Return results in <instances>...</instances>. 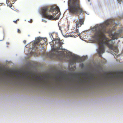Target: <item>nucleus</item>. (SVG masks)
Instances as JSON below:
<instances>
[{"label":"nucleus","instance_id":"f257e3e1","mask_svg":"<svg viewBox=\"0 0 123 123\" xmlns=\"http://www.w3.org/2000/svg\"><path fill=\"white\" fill-rule=\"evenodd\" d=\"M110 21L109 20L106 21L103 23L101 24L97 27L93 28L92 29L94 34L92 37L96 39L98 42L99 47L97 50V51L99 55L105 52V45L107 46L110 49L115 52H117L118 51L117 46H113L114 43L112 40L117 39L120 33H115L112 34V37L111 39H109L105 35L107 33L106 27L110 24ZM121 32H120V33Z\"/></svg>","mask_w":123,"mask_h":123},{"label":"nucleus","instance_id":"f03ea898","mask_svg":"<svg viewBox=\"0 0 123 123\" xmlns=\"http://www.w3.org/2000/svg\"><path fill=\"white\" fill-rule=\"evenodd\" d=\"M24 74L25 76H24L23 78H25L30 81L34 80V81H37L38 83L42 81L43 83H44L45 86L50 88L52 89L54 87V82L51 79V76L50 75L47 74L45 77L44 79H42L38 77H36V79H35L34 77L30 78L28 76V72H25Z\"/></svg>","mask_w":123,"mask_h":123},{"label":"nucleus","instance_id":"7ed1b4c3","mask_svg":"<svg viewBox=\"0 0 123 123\" xmlns=\"http://www.w3.org/2000/svg\"><path fill=\"white\" fill-rule=\"evenodd\" d=\"M68 9L71 14L77 15L84 12L80 6V0H68Z\"/></svg>","mask_w":123,"mask_h":123},{"label":"nucleus","instance_id":"20e7f679","mask_svg":"<svg viewBox=\"0 0 123 123\" xmlns=\"http://www.w3.org/2000/svg\"><path fill=\"white\" fill-rule=\"evenodd\" d=\"M54 7L53 6L50 10H49L47 7L42 8L41 9V14L42 16L49 19L54 20V17L49 14L50 12H54Z\"/></svg>","mask_w":123,"mask_h":123},{"label":"nucleus","instance_id":"39448f33","mask_svg":"<svg viewBox=\"0 0 123 123\" xmlns=\"http://www.w3.org/2000/svg\"><path fill=\"white\" fill-rule=\"evenodd\" d=\"M54 41H55V43H56L58 44L59 46V47H57L56 48H54V52L55 51H56L57 54H58L59 56H62L63 53V52L62 51H58V50L59 49H62V44L63 43L62 42L60 41V40L59 38H55V39H54Z\"/></svg>","mask_w":123,"mask_h":123},{"label":"nucleus","instance_id":"423d86ee","mask_svg":"<svg viewBox=\"0 0 123 123\" xmlns=\"http://www.w3.org/2000/svg\"><path fill=\"white\" fill-rule=\"evenodd\" d=\"M47 40L46 38H42L40 37L37 38L35 42L36 45H43L46 42Z\"/></svg>","mask_w":123,"mask_h":123},{"label":"nucleus","instance_id":"0eeeda50","mask_svg":"<svg viewBox=\"0 0 123 123\" xmlns=\"http://www.w3.org/2000/svg\"><path fill=\"white\" fill-rule=\"evenodd\" d=\"M54 11H55V13H54V20L58 19L61 15V12L59 7L56 5H54Z\"/></svg>","mask_w":123,"mask_h":123},{"label":"nucleus","instance_id":"6e6552de","mask_svg":"<svg viewBox=\"0 0 123 123\" xmlns=\"http://www.w3.org/2000/svg\"><path fill=\"white\" fill-rule=\"evenodd\" d=\"M52 49L51 51L49 52L45 53V55L47 57H49L50 59L53 58L54 57V45L51 46Z\"/></svg>","mask_w":123,"mask_h":123},{"label":"nucleus","instance_id":"1a4fd4ad","mask_svg":"<svg viewBox=\"0 0 123 123\" xmlns=\"http://www.w3.org/2000/svg\"><path fill=\"white\" fill-rule=\"evenodd\" d=\"M84 20L82 19L79 20V22H76V25L77 28L80 27L82 25L84 24Z\"/></svg>","mask_w":123,"mask_h":123},{"label":"nucleus","instance_id":"9d476101","mask_svg":"<svg viewBox=\"0 0 123 123\" xmlns=\"http://www.w3.org/2000/svg\"><path fill=\"white\" fill-rule=\"evenodd\" d=\"M78 57H76L75 58H73L72 60H71V63L72 64L75 63L77 61Z\"/></svg>","mask_w":123,"mask_h":123},{"label":"nucleus","instance_id":"9b49d317","mask_svg":"<svg viewBox=\"0 0 123 123\" xmlns=\"http://www.w3.org/2000/svg\"><path fill=\"white\" fill-rule=\"evenodd\" d=\"M90 74L91 75L90 76H89V78H90V79L91 80H93L94 78V77L93 75L91 74Z\"/></svg>","mask_w":123,"mask_h":123},{"label":"nucleus","instance_id":"f8f14e48","mask_svg":"<svg viewBox=\"0 0 123 123\" xmlns=\"http://www.w3.org/2000/svg\"><path fill=\"white\" fill-rule=\"evenodd\" d=\"M75 34H76V36H79L80 35V33L79 32L78 29H77L76 31L74 33Z\"/></svg>","mask_w":123,"mask_h":123},{"label":"nucleus","instance_id":"ddd939ff","mask_svg":"<svg viewBox=\"0 0 123 123\" xmlns=\"http://www.w3.org/2000/svg\"><path fill=\"white\" fill-rule=\"evenodd\" d=\"M64 79V78L61 77L59 79V80L60 82L62 81Z\"/></svg>","mask_w":123,"mask_h":123},{"label":"nucleus","instance_id":"4468645a","mask_svg":"<svg viewBox=\"0 0 123 123\" xmlns=\"http://www.w3.org/2000/svg\"><path fill=\"white\" fill-rule=\"evenodd\" d=\"M55 34V36L56 38H59L58 37V33H55L54 32V34Z\"/></svg>","mask_w":123,"mask_h":123},{"label":"nucleus","instance_id":"2eb2a0df","mask_svg":"<svg viewBox=\"0 0 123 123\" xmlns=\"http://www.w3.org/2000/svg\"><path fill=\"white\" fill-rule=\"evenodd\" d=\"M18 32V33H21V31L19 29H18V31H17Z\"/></svg>","mask_w":123,"mask_h":123},{"label":"nucleus","instance_id":"dca6fc26","mask_svg":"<svg viewBox=\"0 0 123 123\" xmlns=\"http://www.w3.org/2000/svg\"><path fill=\"white\" fill-rule=\"evenodd\" d=\"M42 22H44L45 23H46L47 22V21H46L45 20L43 19H42Z\"/></svg>","mask_w":123,"mask_h":123},{"label":"nucleus","instance_id":"f3484780","mask_svg":"<svg viewBox=\"0 0 123 123\" xmlns=\"http://www.w3.org/2000/svg\"><path fill=\"white\" fill-rule=\"evenodd\" d=\"M82 75L84 76H86V74L85 73H83L82 74Z\"/></svg>","mask_w":123,"mask_h":123},{"label":"nucleus","instance_id":"a211bd4d","mask_svg":"<svg viewBox=\"0 0 123 123\" xmlns=\"http://www.w3.org/2000/svg\"><path fill=\"white\" fill-rule=\"evenodd\" d=\"M118 2L119 3H120L121 2H122V1L121 0H117Z\"/></svg>","mask_w":123,"mask_h":123},{"label":"nucleus","instance_id":"6ab92c4d","mask_svg":"<svg viewBox=\"0 0 123 123\" xmlns=\"http://www.w3.org/2000/svg\"><path fill=\"white\" fill-rule=\"evenodd\" d=\"M17 20L14 21H13V22L16 24H17Z\"/></svg>","mask_w":123,"mask_h":123},{"label":"nucleus","instance_id":"aec40b11","mask_svg":"<svg viewBox=\"0 0 123 123\" xmlns=\"http://www.w3.org/2000/svg\"><path fill=\"white\" fill-rule=\"evenodd\" d=\"M8 6H9L10 7L12 6V4H10L9 5H8Z\"/></svg>","mask_w":123,"mask_h":123},{"label":"nucleus","instance_id":"412c9836","mask_svg":"<svg viewBox=\"0 0 123 123\" xmlns=\"http://www.w3.org/2000/svg\"><path fill=\"white\" fill-rule=\"evenodd\" d=\"M60 74L61 75V76H62V75L63 74L62 72H61L60 73Z\"/></svg>","mask_w":123,"mask_h":123},{"label":"nucleus","instance_id":"4be33fe9","mask_svg":"<svg viewBox=\"0 0 123 123\" xmlns=\"http://www.w3.org/2000/svg\"><path fill=\"white\" fill-rule=\"evenodd\" d=\"M26 41L25 40H24L23 41V42L25 43V44L26 43Z\"/></svg>","mask_w":123,"mask_h":123},{"label":"nucleus","instance_id":"5701e85b","mask_svg":"<svg viewBox=\"0 0 123 123\" xmlns=\"http://www.w3.org/2000/svg\"><path fill=\"white\" fill-rule=\"evenodd\" d=\"M83 58V60H85L86 59V57H84Z\"/></svg>","mask_w":123,"mask_h":123},{"label":"nucleus","instance_id":"b1692460","mask_svg":"<svg viewBox=\"0 0 123 123\" xmlns=\"http://www.w3.org/2000/svg\"><path fill=\"white\" fill-rule=\"evenodd\" d=\"M123 19V15L121 16V19Z\"/></svg>","mask_w":123,"mask_h":123},{"label":"nucleus","instance_id":"393cba45","mask_svg":"<svg viewBox=\"0 0 123 123\" xmlns=\"http://www.w3.org/2000/svg\"><path fill=\"white\" fill-rule=\"evenodd\" d=\"M83 66L84 65L83 64H82L80 65V66L81 67H83Z\"/></svg>","mask_w":123,"mask_h":123},{"label":"nucleus","instance_id":"a878e982","mask_svg":"<svg viewBox=\"0 0 123 123\" xmlns=\"http://www.w3.org/2000/svg\"><path fill=\"white\" fill-rule=\"evenodd\" d=\"M19 19H17L16 20H17V21H18L19 20Z\"/></svg>","mask_w":123,"mask_h":123},{"label":"nucleus","instance_id":"bb28decb","mask_svg":"<svg viewBox=\"0 0 123 123\" xmlns=\"http://www.w3.org/2000/svg\"><path fill=\"white\" fill-rule=\"evenodd\" d=\"M119 75L120 76V75H121V74H120V75Z\"/></svg>","mask_w":123,"mask_h":123},{"label":"nucleus","instance_id":"cd10ccee","mask_svg":"<svg viewBox=\"0 0 123 123\" xmlns=\"http://www.w3.org/2000/svg\"><path fill=\"white\" fill-rule=\"evenodd\" d=\"M88 0V1H90V0Z\"/></svg>","mask_w":123,"mask_h":123},{"label":"nucleus","instance_id":"c85d7f7f","mask_svg":"<svg viewBox=\"0 0 123 123\" xmlns=\"http://www.w3.org/2000/svg\"><path fill=\"white\" fill-rule=\"evenodd\" d=\"M54 56H55V53H54Z\"/></svg>","mask_w":123,"mask_h":123}]
</instances>
